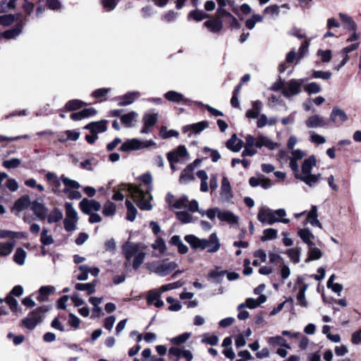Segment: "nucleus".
<instances>
[{"label":"nucleus","instance_id":"obj_1","mask_svg":"<svg viewBox=\"0 0 361 361\" xmlns=\"http://www.w3.org/2000/svg\"><path fill=\"white\" fill-rule=\"evenodd\" d=\"M142 183L145 185L136 186L132 184L126 185L128 191L130 193L132 199L135 202L137 207L142 210H151L152 204L151 200L152 199L149 192V185L152 183V177L149 173L143 175L140 178Z\"/></svg>","mask_w":361,"mask_h":361},{"label":"nucleus","instance_id":"obj_2","mask_svg":"<svg viewBox=\"0 0 361 361\" xmlns=\"http://www.w3.org/2000/svg\"><path fill=\"white\" fill-rule=\"evenodd\" d=\"M317 164V159L314 155H310L306 158L301 165V169L298 167V172H294L295 178L305 183L310 187L314 186L319 182L322 177L321 173L312 174V170Z\"/></svg>","mask_w":361,"mask_h":361},{"label":"nucleus","instance_id":"obj_3","mask_svg":"<svg viewBox=\"0 0 361 361\" xmlns=\"http://www.w3.org/2000/svg\"><path fill=\"white\" fill-rule=\"evenodd\" d=\"M185 240L190 245L193 249L207 250L208 252L214 253L219 250L221 243L216 233H212L208 239L199 238L194 235H187Z\"/></svg>","mask_w":361,"mask_h":361},{"label":"nucleus","instance_id":"obj_4","mask_svg":"<svg viewBox=\"0 0 361 361\" xmlns=\"http://www.w3.org/2000/svg\"><path fill=\"white\" fill-rule=\"evenodd\" d=\"M145 247L140 243L126 242L122 246V251L128 262H131L134 269H137L144 262L146 253Z\"/></svg>","mask_w":361,"mask_h":361},{"label":"nucleus","instance_id":"obj_5","mask_svg":"<svg viewBox=\"0 0 361 361\" xmlns=\"http://www.w3.org/2000/svg\"><path fill=\"white\" fill-rule=\"evenodd\" d=\"M286 216V212L284 209L273 210L269 207H263L259 210L257 219L263 224L268 225H273L277 222L288 224L290 221Z\"/></svg>","mask_w":361,"mask_h":361},{"label":"nucleus","instance_id":"obj_6","mask_svg":"<svg viewBox=\"0 0 361 361\" xmlns=\"http://www.w3.org/2000/svg\"><path fill=\"white\" fill-rule=\"evenodd\" d=\"M178 264L169 259L153 261L146 264L147 269L160 276H166L176 269Z\"/></svg>","mask_w":361,"mask_h":361},{"label":"nucleus","instance_id":"obj_7","mask_svg":"<svg viewBox=\"0 0 361 361\" xmlns=\"http://www.w3.org/2000/svg\"><path fill=\"white\" fill-rule=\"evenodd\" d=\"M306 78L290 79L286 82L283 95L286 98H291L302 92V85L307 81Z\"/></svg>","mask_w":361,"mask_h":361},{"label":"nucleus","instance_id":"obj_8","mask_svg":"<svg viewBox=\"0 0 361 361\" xmlns=\"http://www.w3.org/2000/svg\"><path fill=\"white\" fill-rule=\"evenodd\" d=\"M47 311L44 307H40L32 311L27 317L22 320L23 325L28 329L32 330L42 322V315Z\"/></svg>","mask_w":361,"mask_h":361},{"label":"nucleus","instance_id":"obj_9","mask_svg":"<svg viewBox=\"0 0 361 361\" xmlns=\"http://www.w3.org/2000/svg\"><path fill=\"white\" fill-rule=\"evenodd\" d=\"M255 147L257 148H262V147H264L269 150H274L278 147L277 142L261 133L257 135V137L255 138Z\"/></svg>","mask_w":361,"mask_h":361},{"label":"nucleus","instance_id":"obj_10","mask_svg":"<svg viewBox=\"0 0 361 361\" xmlns=\"http://www.w3.org/2000/svg\"><path fill=\"white\" fill-rule=\"evenodd\" d=\"M233 197L230 181L227 177L221 180L220 189V198L222 202H228Z\"/></svg>","mask_w":361,"mask_h":361},{"label":"nucleus","instance_id":"obj_11","mask_svg":"<svg viewBox=\"0 0 361 361\" xmlns=\"http://www.w3.org/2000/svg\"><path fill=\"white\" fill-rule=\"evenodd\" d=\"M306 156L305 152L297 149L290 152L289 157V166L293 172H298V161H301Z\"/></svg>","mask_w":361,"mask_h":361},{"label":"nucleus","instance_id":"obj_12","mask_svg":"<svg viewBox=\"0 0 361 361\" xmlns=\"http://www.w3.org/2000/svg\"><path fill=\"white\" fill-rule=\"evenodd\" d=\"M359 46H360V42H355V43H353V44L342 49L340 51L339 54L341 56H343V59L339 65L336 66L334 67V70L339 71L343 66H345L350 59L348 54L351 51H353L357 49Z\"/></svg>","mask_w":361,"mask_h":361},{"label":"nucleus","instance_id":"obj_13","mask_svg":"<svg viewBox=\"0 0 361 361\" xmlns=\"http://www.w3.org/2000/svg\"><path fill=\"white\" fill-rule=\"evenodd\" d=\"M80 208L81 211L85 214H90L92 212H97L101 208V204L99 202L94 200H87L84 198L80 202Z\"/></svg>","mask_w":361,"mask_h":361},{"label":"nucleus","instance_id":"obj_14","mask_svg":"<svg viewBox=\"0 0 361 361\" xmlns=\"http://www.w3.org/2000/svg\"><path fill=\"white\" fill-rule=\"evenodd\" d=\"M267 301V296L264 294L259 295L257 299L252 298H247L244 303H241L238 306L237 310H240L245 307L249 309H255L259 307L261 304L264 303Z\"/></svg>","mask_w":361,"mask_h":361},{"label":"nucleus","instance_id":"obj_15","mask_svg":"<svg viewBox=\"0 0 361 361\" xmlns=\"http://www.w3.org/2000/svg\"><path fill=\"white\" fill-rule=\"evenodd\" d=\"M245 142L244 145V149L242 152L243 157L250 156L252 157L257 153L255 141V138L251 135H246L245 137Z\"/></svg>","mask_w":361,"mask_h":361},{"label":"nucleus","instance_id":"obj_16","mask_svg":"<svg viewBox=\"0 0 361 361\" xmlns=\"http://www.w3.org/2000/svg\"><path fill=\"white\" fill-rule=\"evenodd\" d=\"M305 125L309 128H322L326 125V121L323 116L314 114L307 118Z\"/></svg>","mask_w":361,"mask_h":361},{"label":"nucleus","instance_id":"obj_17","mask_svg":"<svg viewBox=\"0 0 361 361\" xmlns=\"http://www.w3.org/2000/svg\"><path fill=\"white\" fill-rule=\"evenodd\" d=\"M142 149L141 140L139 139H129L124 142L120 147L122 152H130Z\"/></svg>","mask_w":361,"mask_h":361},{"label":"nucleus","instance_id":"obj_18","mask_svg":"<svg viewBox=\"0 0 361 361\" xmlns=\"http://www.w3.org/2000/svg\"><path fill=\"white\" fill-rule=\"evenodd\" d=\"M84 128L90 130L92 134L97 135V133H103L106 130V121H100L98 122H92L86 125Z\"/></svg>","mask_w":361,"mask_h":361},{"label":"nucleus","instance_id":"obj_19","mask_svg":"<svg viewBox=\"0 0 361 361\" xmlns=\"http://www.w3.org/2000/svg\"><path fill=\"white\" fill-rule=\"evenodd\" d=\"M204 26L213 33H219L223 28V23L219 18L207 20L204 23Z\"/></svg>","mask_w":361,"mask_h":361},{"label":"nucleus","instance_id":"obj_20","mask_svg":"<svg viewBox=\"0 0 361 361\" xmlns=\"http://www.w3.org/2000/svg\"><path fill=\"white\" fill-rule=\"evenodd\" d=\"M298 235L302 240L307 245V246H314V243L313 242L314 235L309 228H299L298 231Z\"/></svg>","mask_w":361,"mask_h":361},{"label":"nucleus","instance_id":"obj_21","mask_svg":"<svg viewBox=\"0 0 361 361\" xmlns=\"http://www.w3.org/2000/svg\"><path fill=\"white\" fill-rule=\"evenodd\" d=\"M329 118L331 121L336 123L338 121L345 122L348 119V116L345 111L338 106H334L330 114Z\"/></svg>","mask_w":361,"mask_h":361},{"label":"nucleus","instance_id":"obj_22","mask_svg":"<svg viewBox=\"0 0 361 361\" xmlns=\"http://www.w3.org/2000/svg\"><path fill=\"white\" fill-rule=\"evenodd\" d=\"M167 154H171L176 161L179 162L181 159L189 158V154L184 145H180L173 151L169 152Z\"/></svg>","mask_w":361,"mask_h":361},{"label":"nucleus","instance_id":"obj_23","mask_svg":"<svg viewBox=\"0 0 361 361\" xmlns=\"http://www.w3.org/2000/svg\"><path fill=\"white\" fill-rule=\"evenodd\" d=\"M31 209L39 219L44 220L47 216V209L44 207V204L39 202H32Z\"/></svg>","mask_w":361,"mask_h":361},{"label":"nucleus","instance_id":"obj_24","mask_svg":"<svg viewBox=\"0 0 361 361\" xmlns=\"http://www.w3.org/2000/svg\"><path fill=\"white\" fill-rule=\"evenodd\" d=\"M193 166L192 165H188L186 168L182 171L179 182L180 184H187L190 181H192L195 179V176L193 174Z\"/></svg>","mask_w":361,"mask_h":361},{"label":"nucleus","instance_id":"obj_25","mask_svg":"<svg viewBox=\"0 0 361 361\" xmlns=\"http://www.w3.org/2000/svg\"><path fill=\"white\" fill-rule=\"evenodd\" d=\"M307 221L313 226H317L322 228V225L318 220L317 207L313 205L311 210L307 214Z\"/></svg>","mask_w":361,"mask_h":361},{"label":"nucleus","instance_id":"obj_26","mask_svg":"<svg viewBox=\"0 0 361 361\" xmlns=\"http://www.w3.org/2000/svg\"><path fill=\"white\" fill-rule=\"evenodd\" d=\"M61 181L65 186L63 192L65 193H69L72 189H78L80 188V185L78 182L75 180H72L64 175L61 176Z\"/></svg>","mask_w":361,"mask_h":361},{"label":"nucleus","instance_id":"obj_27","mask_svg":"<svg viewBox=\"0 0 361 361\" xmlns=\"http://www.w3.org/2000/svg\"><path fill=\"white\" fill-rule=\"evenodd\" d=\"M226 146L233 152H238L243 147V142L238 140L235 134H233L231 138L226 142Z\"/></svg>","mask_w":361,"mask_h":361},{"label":"nucleus","instance_id":"obj_28","mask_svg":"<svg viewBox=\"0 0 361 361\" xmlns=\"http://www.w3.org/2000/svg\"><path fill=\"white\" fill-rule=\"evenodd\" d=\"M208 127L207 121H201L192 125H188L183 128V133H187L189 130H192L195 133H199Z\"/></svg>","mask_w":361,"mask_h":361},{"label":"nucleus","instance_id":"obj_29","mask_svg":"<svg viewBox=\"0 0 361 361\" xmlns=\"http://www.w3.org/2000/svg\"><path fill=\"white\" fill-rule=\"evenodd\" d=\"M219 219L230 224H237L238 222V217L230 211L221 210V213L219 214Z\"/></svg>","mask_w":361,"mask_h":361},{"label":"nucleus","instance_id":"obj_30","mask_svg":"<svg viewBox=\"0 0 361 361\" xmlns=\"http://www.w3.org/2000/svg\"><path fill=\"white\" fill-rule=\"evenodd\" d=\"M15 241L0 243V257H6L10 255L14 248Z\"/></svg>","mask_w":361,"mask_h":361},{"label":"nucleus","instance_id":"obj_31","mask_svg":"<svg viewBox=\"0 0 361 361\" xmlns=\"http://www.w3.org/2000/svg\"><path fill=\"white\" fill-rule=\"evenodd\" d=\"M97 281H94L92 283H76L75 288L77 290L80 291H87L88 295H91L94 293L96 291L95 286L97 285Z\"/></svg>","mask_w":361,"mask_h":361},{"label":"nucleus","instance_id":"obj_32","mask_svg":"<svg viewBox=\"0 0 361 361\" xmlns=\"http://www.w3.org/2000/svg\"><path fill=\"white\" fill-rule=\"evenodd\" d=\"M140 96V93L139 92H129L123 96L118 104L120 106H127L132 104Z\"/></svg>","mask_w":361,"mask_h":361},{"label":"nucleus","instance_id":"obj_33","mask_svg":"<svg viewBox=\"0 0 361 361\" xmlns=\"http://www.w3.org/2000/svg\"><path fill=\"white\" fill-rule=\"evenodd\" d=\"M30 204H31V202L29 196L23 195L16 201L13 205V209L18 212H21L26 209Z\"/></svg>","mask_w":361,"mask_h":361},{"label":"nucleus","instance_id":"obj_34","mask_svg":"<svg viewBox=\"0 0 361 361\" xmlns=\"http://www.w3.org/2000/svg\"><path fill=\"white\" fill-rule=\"evenodd\" d=\"M164 97L167 100L172 102L179 103L181 102H187V99H185L183 94L173 90L167 92L164 94Z\"/></svg>","mask_w":361,"mask_h":361},{"label":"nucleus","instance_id":"obj_35","mask_svg":"<svg viewBox=\"0 0 361 361\" xmlns=\"http://www.w3.org/2000/svg\"><path fill=\"white\" fill-rule=\"evenodd\" d=\"M339 18L343 22V26L345 29L355 31L357 29V25L355 21L348 16L344 13H339Z\"/></svg>","mask_w":361,"mask_h":361},{"label":"nucleus","instance_id":"obj_36","mask_svg":"<svg viewBox=\"0 0 361 361\" xmlns=\"http://www.w3.org/2000/svg\"><path fill=\"white\" fill-rule=\"evenodd\" d=\"M286 254L288 256L290 261L294 264H298L300 262L301 248L294 247L286 250Z\"/></svg>","mask_w":361,"mask_h":361},{"label":"nucleus","instance_id":"obj_37","mask_svg":"<svg viewBox=\"0 0 361 361\" xmlns=\"http://www.w3.org/2000/svg\"><path fill=\"white\" fill-rule=\"evenodd\" d=\"M137 117V114L136 112L132 111L128 114H124L121 116V120L122 123L126 128H130L133 126V123L136 121Z\"/></svg>","mask_w":361,"mask_h":361},{"label":"nucleus","instance_id":"obj_38","mask_svg":"<svg viewBox=\"0 0 361 361\" xmlns=\"http://www.w3.org/2000/svg\"><path fill=\"white\" fill-rule=\"evenodd\" d=\"M27 257L26 252L22 247H18L13 255V261L20 266L25 264Z\"/></svg>","mask_w":361,"mask_h":361},{"label":"nucleus","instance_id":"obj_39","mask_svg":"<svg viewBox=\"0 0 361 361\" xmlns=\"http://www.w3.org/2000/svg\"><path fill=\"white\" fill-rule=\"evenodd\" d=\"M25 234L22 232H14L8 230L0 229V238H25Z\"/></svg>","mask_w":361,"mask_h":361},{"label":"nucleus","instance_id":"obj_40","mask_svg":"<svg viewBox=\"0 0 361 361\" xmlns=\"http://www.w3.org/2000/svg\"><path fill=\"white\" fill-rule=\"evenodd\" d=\"M162 292L160 288L153 289L147 293V300L149 305L154 304L155 301L161 298Z\"/></svg>","mask_w":361,"mask_h":361},{"label":"nucleus","instance_id":"obj_41","mask_svg":"<svg viewBox=\"0 0 361 361\" xmlns=\"http://www.w3.org/2000/svg\"><path fill=\"white\" fill-rule=\"evenodd\" d=\"M23 29V25L18 24L15 27L8 30L3 33V37L6 39H13L19 35Z\"/></svg>","mask_w":361,"mask_h":361},{"label":"nucleus","instance_id":"obj_42","mask_svg":"<svg viewBox=\"0 0 361 361\" xmlns=\"http://www.w3.org/2000/svg\"><path fill=\"white\" fill-rule=\"evenodd\" d=\"M308 247H309L308 257L305 259V262H310V261H312V260L319 259L322 257V253L319 248L315 247L314 246H308Z\"/></svg>","mask_w":361,"mask_h":361},{"label":"nucleus","instance_id":"obj_43","mask_svg":"<svg viewBox=\"0 0 361 361\" xmlns=\"http://www.w3.org/2000/svg\"><path fill=\"white\" fill-rule=\"evenodd\" d=\"M126 206L127 208L126 219L130 221H133L136 218L137 212V209L135 207L133 204L128 200L126 201Z\"/></svg>","mask_w":361,"mask_h":361},{"label":"nucleus","instance_id":"obj_44","mask_svg":"<svg viewBox=\"0 0 361 361\" xmlns=\"http://www.w3.org/2000/svg\"><path fill=\"white\" fill-rule=\"evenodd\" d=\"M263 16L259 14H254L250 18H248L245 21V26L249 30L255 28L256 23H261L263 21Z\"/></svg>","mask_w":361,"mask_h":361},{"label":"nucleus","instance_id":"obj_45","mask_svg":"<svg viewBox=\"0 0 361 361\" xmlns=\"http://www.w3.org/2000/svg\"><path fill=\"white\" fill-rule=\"evenodd\" d=\"M151 246L154 250H157L159 252V255H163L166 250L165 241L163 238L159 237L155 240Z\"/></svg>","mask_w":361,"mask_h":361},{"label":"nucleus","instance_id":"obj_46","mask_svg":"<svg viewBox=\"0 0 361 361\" xmlns=\"http://www.w3.org/2000/svg\"><path fill=\"white\" fill-rule=\"evenodd\" d=\"M80 271V274H78L76 276L77 279L78 281H87L88 279V274L90 271V267L87 265H80L78 267V270L75 271V273H77V271Z\"/></svg>","mask_w":361,"mask_h":361},{"label":"nucleus","instance_id":"obj_47","mask_svg":"<svg viewBox=\"0 0 361 361\" xmlns=\"http://www.w3.org/2000/svg\"><path fill=\"white\" fill-rule=\"evenodd\" d=\"M116 211V206L112 202H106L103 208L102 213L106 216H114Z\"/></svg>","mask_w":361,"mask_h":361},{"label":"nucleus","instance_id":"obj_48","mask_svg":"<svg viewBox=\"0 0 361 361\" xmlns=\"http://www.w3.org/2000/svg\"><path fill=\"white\" fill-rule=\"evenodd\" d=\"M308 288L307 284H304L302 288L300 289L297 295V300L300 305L307 307V302L305 298V292Z\"/></svg>","mask_w":361,"mask_h":361},{"label":"nucleus","instance_id":"obj_49","mask_svg":"<svg viewBox=\"0 0 361 361\" xmlns=\"http://www.w3.org/2000/svg\"><path fill=\"white\" fill-rule=\"evenodd\" d=\"M191 336V334L188 332L183 333L171 339V342L174 345H181L185 343Z\"/></svg>","mask_w":361,"mask_h":361},{"label":"nucleus","instance_id":"obj_50","mask_svg":"<svg viewBox=\"0 0 361 361\" xmlns=\"http://www.w3.org/2000/svg\"><path fill=\"white\" fill-rule=\"evenodd\" d=\"M199 213L202 216H207L210 220H214L217 216L219 218V214L221 213V209L219 207L208 209L207 211H199Z\"/></svg>","mask_w":361,"mask_h":361},{"label":"nucleus","instance_id":"obj_51","mask_svg":"<svg viewBox=\"0 0 361 361\" xmlns=\"http://www.w3.org/2000/svg\"><path fill=\"white\" fill-rule=\"evenodd\" d=\"M278 231L274 228H266L263 231V235L261 237L262 241L273 240L276 238Z\"/></svg>","mask_w":361,"mask_h":361},{"label":"nucleus","instance_id":"obj_52","mask_svg":"<svg viewBox=\"0 0 361 361\" xmlns=\"http://www.w3.org/2000/svg\"><path fill=\"white\" fill-rule=\"evenodd\" d=\"M63 218L62 212L57 208H55L48 216V222L49 224L56 223Z\"/></svg>","mask_w":361,"mask_h":361},{"label":"nucleus","instance_id":"obj_53","mask_svg":"<svg viewBox=\"0 0 361 361\" xmlns=\"http://www.w3.org/2000/svg\"><path fill=\"white\" fill-rule=\"evenodd\" d=\"M21 164V160L18 158H13L9 160H5L2 163V166L7 169H16Z\"/></svg>","mask_w":361,"mask_h":361},{"label":"nucleus","instance_id":"obj_54","mask_svg":"<svg viewBox=\"0 0 361 361\" xmlns=\"http://www.w3.org/2000/svg\"><path fill=\"white\" fill-rule=\"evenodd\" d=\"M317 55L321 58V61L323 63L329 62L332 58V53L329 49H319L317 52Z\"/></svg>","mask_w":361,"mask_h":361},{"label":"nucleus","instance_id":"obj_55","mask_svg":"<svg viewBox=\"0 0 361 361\" xmlns=\"http://www.w3.org/2000/svg\"><path fill=\"white\" fill-rule=\"evenodd\" d=\"M55 290L54 287L53 286H42L39 288V295L37 297V300L39 301H44L45 297L49 295L51 292L54 291Z\"/></svg>","mask_w":361,"mask_h":361},{"label":"nucleus","instance_id":"obj_56","mask_svg":"<svg viewBox=\"0 0 361 361\" xmlns=\"http://www.w3.org/2000/svg\"><path fill=\"white\" fill-rule=\"evenodd\" d=\"M65 207L66 217L78 220V213L76 210L74 209L72 203L66 202L65 204Z\"/></svg>","mask_w":361,"mask_h":361},{"label":"nucleus","instance_id":"obj_57","mask_svg":"<svg viewBox=\"0 0 361 361\" xmlns=\"http://www.w3.org/2000/svg\"><path fill=\"white\" fill-rule=\"evenodd\" d=\"M49 231L47 228H43L41 234V243L44 245H49L54 243V239L51 235H49Z\"/></svg>","mask_w":361,"mask_h":361},{"label":"nucleus","instance_id":"obj_58","mask_svg":"<svg viewBox=\"0 0 361 361\" xmlns=\"http://www.w3.org/2000/svg\"><path fill=\"white\" fill-rule=\"evenodd\" d=\"M85 103L79 99L71 100L66 104V109L68 111H73L81 108Z\"/></svg>","mask_w":361,"mask_h":361},{"label":"nucleus","instance_id":"obj_59","mask_svg":"<svg viewBox=\"0 0 361 361\" xmlns=\"http://www.w3.org/2000/svg\"><path fill=\"white\" fill-rule=\"evenodd\" d=\"M202 343H206L210 345H216L219 342V338L216 335H209L205 334L203 335Z\"/></svg>","mask_w":361,"mask_h":361},{"label":"nucleus","instance_id":"obj_60","mask_svg":"<svg viewBox=\"0 0 361 361\" xmlns=\"http://www.w3.org/2000/svg\"><path fill=\"white\" fill-rule=\"evenodd\" d=\"M167 302L171 305L169 307V310L172 312H178L181 310L182 305L180 302L176 300L173 298L169 296L166 298Z\"/></svg>","mask_w":361,"mask_h":361},{"label":"nucleus","instance_id":"obj_61","mask_svg":"<svg viewBox=\"0 0 361 361\" xmlns=\"http://www.w3.org/2000/svg\"><path fill=\"white\" fill-rule=\"evenodd\" d=\"M309 134L310 141L314 144L322 145L326 142V138L324 136L319 135L314 131H310Z\"/></svg>","mask_w":361,"mask_h":361},{"label":"nucleus","instance_id":"obj_62","mask_svg":"<svg viewBox=\"0 0 361 361\" xmlns=\"http://www.w3.org/2000/svg\"><path fill=\"white\" fill-rule=\"evenodd\" d=\"M64 228L67 231H73L76 229V224L78 223V219H70L66 217L64 221Z\"/></svg>","mask_w":361,"mask_h":361},{"label":"nucleus","instance_id":"obj_63","mask_svg":"<svg viewBox=\"0 0 361 361\" xmlns=\"http://www.w3.org/2000/svg\"><path fill=\"white\" fill-rule=\"evenodd\" d=\"M189 202L188 197L183 195L178 200L173 204V208L182 209L187 207V203Z\"/></svg>","mask_w":361,"mask_h":361},{"label":"nucleus","instance_id":"obj_64","mask_svg":"<svg viewBox=\"0 0 361 361\" xmlns=\"http://www.w3.org/2000/svg\"><path fill=\"white\" fill-rule=\"evenodd\" d=\"M207 17V15L200 10H194L190 11L188 14V18H192L197 21H201Z\"/></svg>","mask_w":361,"mask_h":361}]
</instances>
